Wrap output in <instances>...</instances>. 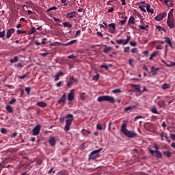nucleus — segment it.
I'll return each mask as SVG.
<instances>
[{
	"mask_svg": "<svg viewBox=\"0 0 175 175\" xmlns=\"http://www.w3.org/2000/svg\"><path fill=\"white\" fill-rule=\"evenodd\" d=\"M121 132L123 133L124 136H126V137H136L137 136V134L134 131H131L126 129V123H124L121 126Z\"/></svg>",
	"mask_w": 175,
	"mask_h": 175,
	"instance_id": "f257e3e1",
	"label": "nucleus"
},
{
	"mask_svg": "<svg viewBox=\"0 0 175 175\" xmlns=\"http://www.w3.org/2000/svg\"><path fill=\"white\" fill-rule=\"evenodd\" d=\"M65 118L66 120V125L64 127L65 132H68L70 129V125H72V122L75 120L73 118V115L72 113H69L67 116H66Z\"/></svg>",
	"mask_w": 175,
	"mask_h": 175,
	"instance_id": "f03ea898",
	"label": "nucleus"
},
{
	"mask_svg": "<svg viewBox=\"0 0 175 175\" xmlns=\"http://www.w3.org/2000/svg\"><path fill=\"white\" fill-rule=\"evenodd\" d=\"M97 100L98 102H109V103H114L116 102L114 97L111 96H100L98 98Z\"/></svg>",
	"mask_w": 175,
	"mask_h": 175,
	"instance_id": "7ed1b4c3",
	"label": "nucleus"
},
{
	"mask_svg": "<svg viewBox=\"0 0 175 175\" xmlns=\"http://www.w3.org/2000/svg\"><path fill=\"white\" fill-rule=\"evenodd\" d=\"M102 151V148L100 149L92 151L89 155V159H92V161H95L96 158H98V154Z\"/></svg>",
	"mask_w": 175,
	"mask_h": 175,
	"instance_id": "20e7f679",
	"label": "nucleus"
},
{
	"mask_svg": "<svg viewBox=\"0 0 175 175\" xmlns=\"http://www.w3.org/2000/svg\"><path fill=\"white\" fill-rule=\"evenodd\" d=\"M148 151H149V152H150L151 155H152V156H154V154H156L155 157H156V158H157V159L162 158V152H161V151L154 150H152L151 148H149Z\"/></svg>",
	"mask_w": 175,
	"mask_h": 175,
	"instance_id": "39448f33",
	"label": "nucleus"
},
{
	"mask_svg": "<svg viewBox=\"0 0 175 175\" xmlns=\"http://www.w3.org/2000/svg\"><path fill=\"white\" fill-rule=\"evenodd\" d=\"M131 40V36H127L126 40L120 39L116 40V42L118 44H123V46H125V44H128L129 43V41Z\"/></svg>",
	"mask_w": 175,
	"mask_h": 175,
	"instance_id": "423d86ee",
	"label": "nucleus"
},
{
	"mask_svg": "<svg viewBox=\"0 0 175 175\" xmlns=\"http://www.w3.org/2000/svg\"><path fill=\"white\" fill-rule=\"evenodd\" d=\"M42 128V125L37 124L32 130V133L33 136H38L39 133H40V129Z\"/></svg>",
	"mask_w": 175,
	"mask_h": 175,
	"instance_id": "0eeeda50",
	"label": "nucleus"
},
{
	"mask_svg": "<svg viewBox=\"0 0 175 175\" xmlns=\"http://www.w3.org/2000/svg\"><path fill=\"white\" fill-rule=\"evenodd\" d=\"M167 16V14L166 12H163L157 15L156 17H154V20L156 21H162L165 17Z\"/></svg>",
	"mask_w": 175,
	"mask_h": 175,
	"instance_id": "6e6552de",
	"label": "nucleus"
},
{
	"mask_svg": "<svg viewBox=\"0 0 175 175\" xmlns=\"http://www.w3.org/2000/svg\"><path fill=\"white\" fill-rule=\"evenodd\" d=\"M161 140H165V142H167L168 143H171L172 141L169 139L167 137V134H166L165 132H162L160 134Z\"/></svg>",
	"mask_w": 175,
	"mask_h": 175,
	"instance_id": "1a4fd4ad",
	"label": "nucleus"
},
{
	"mask_svg": "<svg viewBox=\"0 0 175 175\" xmlns=\"http://www.w3.org/2000/svg\"><path fill=\"white\" fill-rule=\"evenodd\" d=\"M167 24L169 28H170V29H173V28H174V27H175L174 18L167 19Z\"/></svg>",
	"mask_w": 175,
	"mask_h": 175,
	"instance_id": "9d476101",
	"label": "nucleus"
},
{
	"mask_svg": "<svg viewBox=\"0 0 175 175\" xmlns=\"http://www.w3.org/2000/svg\"><path fill=\"white\" fill-rule=\"evenodd\" d=\"M57 103L59 105H61L63 103V105H65L66 103V93H64L62 96L58 100Z\"/></svg>",
	"mask_w": 175,
	"mask_h": 175,
	"instance_id": "9b49d317",
	"label": "nucleus"
},
{
	"mask_svg": "<svg viewBox=\"0 0 175 175\" xmlns=\"http://www.w3.org/2000/svg\"><path fill=\"white\" fill-rule=\"evenodd\" d=\"M75 99V89L70 90V92L68 94V100L69 102H72Z\"/></svg>",
	"mask_w": 175,
	"mask_h": 175,
	"instance_id": "f8f14e48",
	"label": "nucleus"
},
{
	"mask_svg": "<svg viewBox=\"0 0 175 175\" xmlns=\"http://www.w3.org/2000/svg\"><path fill=\"white\" fill-rule=\"evenodd\" d=\"M78 13L76 11L72 12H68L66 14V18H75L77 16Z\"/></svg>",
	"mask_w": 175,
	"mask_h": 175,
	"instance_id": "ddd939ff",
	"label": "nucleus"
},
{
	"mask_svg": "<svg viewBox=\"0 0 175 175\" xmlns=\"http://www.w3.org/2000/svg\"><path fill=\"white\" fill-rule=\"evenodd\" d=\"M109 31L111 33H114L116 32V23H111L108 25Z\"/></svg>",
	"mask_w": 175,
	"mask_h": 175,
	"instance_id": "4468645a",
	"label": "nucleus"
},
{
	"mask_svg": "<svg viewBox=\"0 0 175 175\" xmlns=\"http://www.w3.org/2000/svg\"><path fill=\"white\" fill-rule=\"evenodd\" d=\"M104 49H103V53H105L107 54V53H110V51H112L113 47L111 46H108L107 45H103Z\"/></svg>",
	"mask_w": 175,
	"mask_h": 175,
	"instance_id": "2eb2a0df",
	"label": "nucleus"
},
{
	"mask_svg": "<svg viewBox=\"0 0 175 175\" xmlns=\"http://www.w3.org/2000/svg\"><path fill=\"white\" fill-rule=\"evenodd\" d=\"M16 31L15 29H10L9 30H8L7 31V35H6V37L8 39H9L10 38V36H12V33H14V31Z\"/></svg>",
	"mask_w": 175,
	"mask_h": 175,
	"instance_id": "dca6fc26",
	"label": "nucleus"
},
{
	"mask_svg": "<svg viewBox=\"0 0 175 175\" xmlns=\"http://www.w3.org/2000/svg\"><path fill=\"white\" fill-rule=\"evenodd\" d=\"M164 39H165V43H167V44H168L170 47L173 48V43H172V40H170V38H169V37H165Z\"/></svg>",
	"mask_w": 175,
	"mask_h": 175,
	"instance_id": "f3484780",
	"label": "nucleus"
},
{
	"mask_svg": "<svg viewBox=\"0 0 175 175\" xmlns=\"http://www.w3.org/2000/svg\"><path fill=\"white\" fill-rule=\"evenodd\" d=\"M150 111H151V113H153V114H159V112L158 111V109H157V106H155V105L152 106Z\"/></svg>",
	"mask_w": 175,
	"mask_h": 175,
	"instance_id": "a211bd4d",
	"label": "nucleus"
},
{
	"mask_svg": "<svg viewBox=\"0 0 175 175\" xmlns=\"http://www.w3.org/2000/svg\"><path fill=\"white\" fill-rule=\"evenodd\" d=\"M49 144H51V146H52L53 147V146H55L56 144V142H55V138L54 137H51L49 138Z\"/></svg>",
	"mask_w": 175,
	"mask_h": 175,
	"instance_id": "6ab92c4d",
	"label": "nucleus"
},
{
	"mask_svg": "<svg viewBox=\"0 0 175 175\" xmlns=\"http://www.w3.org/2000/svg\"><path fill=\"white\" fill-rule=\"evenodd\" d=\"M146 10H147L148 13L154 14V9H151V5L150 4H146Z\"/></svg>",
	"mask_w": 175,
	"mask_h": 175,
	"instance_id": "aec40b11",
	"label": "nucleus"
},
{
	"mask_svg": "<svg viewBox=\"0 0 175 175\" xmlns=\"http://www.w3.org/2000/svg\"><path fill=\"white\" fill-rule=\"evenodd\" d=\"M131 87H132V88H135V91H138L139 92H141L140 88H142V86L140 85L131 84Z\"/></svg>",
	"mask_w": 175,
	"mask_h": 175,
	"instance_id": "412c9836",
	"label": "nucleus"
},
{
	"mask_svg": "<svg viewBox=\"0 0 175 175\" xmlns=\"http://www.w3.org/2000/svg\"><path fill=\"white\" fill-rule=\"evenodd\" d=\"M131 24L135 25V18H133V16L129 18L127 25H131Z\"/></svg>",
	"mask_w": 175,
	"mask_h": 175,
	"instance_id": "4be33fe9",
	"label": "nucleus"
},
{
	"mask_svg": "<svg viewBox=\"0 0 175 175\" xmlns=\"http://www.w3.org/2000/svg\"><path fill=\"white\" fill-rule=\"evenodd\" d=\"M37 105H38L40 107H47V104L43 101L38 102Z\"/></svg>",
	"mask_w": 175,
	"mask_h": 175,
	"instance_id": "5701e85b",
	"label": "nucleus"
},
{
	"mask_svg": "<svg viewBox=\"0 0 175 175\" xmlns=\"http://www.w3.org/2000/svg\"><path fill=\"white\" fill-rule=\"evenodd\" d=\"M173 12H174V9H171L168 13L167 19H173L174 17L173 16Z\"/></svg>",
	"mask_w": 175,
	"mask_h": 175,
	"instance_id": "b1692460",
	"label": "nucleus"
},
{
	"mask_svg": "<svg viewBox=\"0 0 175 175\" xmlns=\"http://www.w3.org/2000/svg\"><path fill=\"white\" fill-rule=\"evenodd\" d=\"M63 25L64 28H72V25L69 23V22L63 23Z\"/></svg>",
	"mask_w": 175,
	"mask_h": 175,
	"instance_id": "393cba45",
	"label": "nucleus"
},
{
	"mask_svg": "<svg viewBox=\"0 0 175 175\" xmlns=\"http://www.w3.org/2000/svg\"><path fill=\"white\" fill-rule=\"evenodd\" d=\"M163 154L167 157V158H170L172 157V152L170 151L167 150V151H163Z\"/></svg>",
	"mask_w": 175,
	"mask_h": 175,
	"instance_id": "a878e982",
	"label": "nucleus"
},
{
	"mask_svg": "<svg viewBox=\"0 0 175 175\" xmlns=\"http://www.w3.org/2000/svg\"><path fill=\"white\" fill-rule=\"evenodd\" d=\"M157 55H158V52H157V51L153 52V53L150 55V57H149L150 61H152V59H154V57H157Z\"/></svg>",
	"mask_w": 175,
	"mask_h": 175,
	"instance_id": "bb28decb",
	"label": "nucleus"
},
{
	"mask_svg": "<svg viewBox=\"0 0 175 175\" xmlns=\"http://www.w3.org/2000/svg\"><path fill=\"white\" fill-rule=\"evenodd\" d=\"M77 42V40H72L66 44H64L63 46H70V44H75Z\"/></svg>",
	"mask_w": 175,
	"mask_h": 175,
	"instance_id": "cd10ccee",
	"label": "nucleus"
},
{
	"mask_svg": "<svg viewBox=\"0 0 175 175\" xmlns=\"http://www.w3.org/2000/svg\"><path fill=\"white\" fill-rule=\"evenodd\" d=\"M124 20L120 21L121 25H125L126 24V20H128V16L122 17Z\"/></svg>",
	"mask_w": 175,
	"mask_h": 175,
	"instance_id": "c85d7f7f",
	"label": "nucleus"
},
{
	"mask_svg": "<svg viewBox=\"0 0 175 175\" xmlns=\"http://www.w3.org/2000/svg\"><path fill=\"white\" fill-rule=\"evenodd\" d=\"M96 129H98V131H103V129H106V126L103 127V126H102L101 124H97Z\"/></svg>",
	"mask_w": 175,
	"mask_h": 175,
	"instance_id": "c756f323",
	"label": "nucleus"
},
{
	"mask_svg": "<svg viewBox=\"0 0 175 175\" xmlns=\"http://www.w3.org/2000/svg\"><path fill=\"white\" fill-rule=\"evenodd\" d=\"M163 90H169L170 88V85L169 83H163L162 85Z\"/></svg>",
	"mask_w": 175,
	"mask_h": 175,
	"instance_id": "7c9ffc66",
	"label": "nucleus"
},
{
	"mask_svg": "<svg viewBox=\"0 0 175 175\" xmlns=\"http://www.w3.org/2000/svg\"><path fill=\"white\" fill-rule=\"evenodd\" d=\"M28 75H29V72H27V73H25L23 76H18V79H20L21 80H23V79H25L26 77H27Z\"/></svg>",
	"mask_w": 175,
	"mask_h": 175,
	"instance_id": "2f4dec72",
	"label": "nucleus"
},
{
	"mask_svg": "<svg viewBox=\"0 0 175 175\" xmlns=\"http://www.w3.org/2000/svg\"><path fill=\"white\" fill-rule=\"evenodd\" d=\"M6 110L8 111V113H13V108L10 105L6 106Z\"/></svg>",
	"mask_w": 175,
	"mask_h": 175,
	"instance_id": "473e14b6",
	"label": "nucleus"
},
{
	"mask_svg": "<svg viewBox=\"0 0 175 175\" xmlns=\"http://www.w3.org/2000/svg\"><path fill=\"white\" fill-rule=\"evenodd\" d=\"M157 105H158L159 107H163V106H165V101H163V100L159 101V102L157 103Z\"/></svg>",
	"mask_w": 175,
	"mask_h": 175,
	"instance_id": "72a5a7b5",
	"label": "nucleus"
},
{
	"mask_svg": "<svg viewBox=\"0 0 175 175\" xmlns=\"http://www.w3.org/2000/svg\"><path fill=\"white\" fill-rule=\"evenodd\" d=\"M18 61V57L15 56L13 59H10V62L12 64H14V62H17Z\"/></svg>",
	"mask_w": 175,
	"mask_h": 175,
	"instance_id": "f704fd0d",
	"label": "nucleus"
},
{
	"mask_svg": "<svg viewBox=\"0 0 175 175\" xmlns=\"http://www.w3.org/2000/svg\"><path fill=\"white\" fill-rule=\"evenodd\" d=\"M113 94H120V92H121V89L118 88V89H115L112 91Z\"/></svg>",
	"mask_w": 175,
	"mask_h": 175,
	"instance_id": "c9c22d12",
	"label": "nucleus"
},
{
	"mask_svg": "<svg viewBox=\"0 0 175 175\" xmlns=\"http://www.w3.org/2000/svg\"><path fill=\"white\" fill-rule=\"evenodd\" d=\"M70 81H74V83H79V80L73 77L70 78Z\"/></svg>",
	"mask_w": 175,
	"mask_h": 175,
	"instance_id": "e433bc0d",
	"label": "nucleus"
},
{
	"mask_svg": "<svg viewBox=\"0 0 175 175\" xmlns=\"http://www.w3.org/2000/svg\"><path fill=\"white\" fill-rule=\"evenodd\" d=\"M93 80H94L95 81H98V80H99V74H96V75H94L93 77Z\"/></svg>",
	"mask_w": 175,
	"mask_h": 175,
	"instance_id": "4c0bfd02",
	"label": "nucleus"
},
{
	"mask_svg": "<svg viewBox=\"0 0 175 175\" xmlns=\"http://www.w3.org/2000/svg\"><path fill=\"white\" fill-rule=\"evenodd\" d=\"M100 68H101V69L105 68V70H107L109 69V66H107V64H103L100 66Z\"/></svg>",
	"mask_w": 175,
	"mask_h": 175,
	"instance_id": "58836bf2",
	"label": "nucleus"
},
{
	"mask_svg": "<svg viewBox=\"0 0 175 175\" xmlns=\"http://www.w3.org/2000/svg\"><path fill=\"white\" fill-rule=\"evenodd\" d=\"M57 7L54 6V7L49 8L46 10V12H47V13H49V12H51V10H57Z\"/></svg>",
	"mask_w": 175,
	"mask_h": 175,
	"instance_id": "ea45409f",
	"label": "nucleus"
},
{
	"mask_svg": "<svg viewBox=\"0 0 175 175\" xmlns=\"http://www.w3.org/2000/svg\"><path fill=\"white\" fill-rule=\"evenodd\" d=\"M151 69H152V75H153V76H155V75H158V73L157 72V71L154 70V69H155V67L152 66V67L151 68Z\"/></svg>",
	"mask_w": 175,
	"mask_h": 175,
	"instance_id": "a19ab883",
	"label": "nucleus"
},
{
	"mask_svg": "<svg viewBox=\"0 0 175 175\" xmlns=\"http://www.w3.org/2000/svg\"><path fill=\"white\" fill-rule=\"evenodd\" d=\"M17 33H18V35H21V33H27V31H23V30H20V29H18L16 31Z\"/></svg>",
	"mask_w": 175,
	"mask_h": 175,
	"instance_id": "79ce46f5",
	"label": "nucleus"
},
{
	"mask_svg": "<svg viewBox=\"0 0 175 175\" xmlns=\"http://www.w3.org/2000/svg\"><path fill=\"white\" fill-rule=\"evenodd\" d=\"M139 8L140 9V10L144 12V13H147V10H146V9H144V7H143L142 5H139Z\"/></svg>",
	"mask_w": 175,
	"mask_h": 175,
	"instance_id": "37998d69",
	"label": "nucleus"
},
{
	"mask_svg": "<svg viewBox=\"0 0 175 175\" xmlns=\"http://www.w3.org/2000/svg\"><path fill=\"white\" fill-rule=\"evenodd\" d=\"M133 107H126L124 109V111H129L130 110H133Z\"/></svg>",
	"mask_w": 175,
	"mask_h": 175,
	"instance_id": "c03bdc74",
	"label": "nucleus"
},
{
	"mask_svg": "<svg viewBox=\"0 0 175 175\" xmlns=\"http://www.w3.org/2000/svg\"><path fill=\"white\" fill-rule=\"evenodd\" d=\"M16 100L15 98H12V99L10 101L9 104H10V105H14V103H16Z\"/></svg>",
	"mask_w": 175,
	"mask_h": 175,
	"instance_id": "a18cd8bd",
	"label": "nucleus"
},
{
	"mask_svg": "<svg viewBox=\"0 0 175 175\" xmlns=\"http://www.w3.org/2000/svg\"><path fill=\"white\" fill-rule=\"evenodd\" d=\"M25 91L28 94V95H29V94L31 92V88H29V87L26 88Z\"/></svg>",
	"mask_w": 175,
	"mask_h": 175,
	"instance_id": "49530a36",
	"label": "nucleus"
},
{
	"mask_svg": "<svg viewBox=\"0 0 175 175\" xmlns=\"http://www.w3.org/2000/svg\"><path fill=\"white\" fill-rule=\"evenodd\" d=\"M80 33H81V30H78L77 32H76V34L75 36V38H77V36H80Z\"/></svg>",
	"mask_w": 175,
	"mask_h": 175,
	"instance_id": "de8ad7c7",
	"label": "nucleus"
},
{
	"mask_svg": "<svg viewBox=\"0 0 175 175\" xmlns=\"http://www.w3.org/2000/svg\"><path fill=\"white\" fill-rule=\"evenodd\" d=\"M0 38H5V30L0 31Z\"/></svg>",
	"mask_w": 175,
	"mask_h": 175,
	"instance_id": "09e8293b",
	"label": "nucleus"
},
{
	"mask_svg": "<svg viewBox=\"0 0 175 175\" xmlns=\"http://www.w3.org/2000/svg\"><path fill=\"white\" fill-rule=\"evenodd\" d=\"M130 48L129 46L124 47V53H129Z\"/></svg>",
	"mask_w": 175,
	"mask_h": 175,
	"instance_id": "8fccbe9b",
	"label": "nucleus"
},
{
	"mask_svg": "<svg viewBox=\"0 0 175 175\" xmlns=\"http://www.w3.org/2000/svg\"><path fill=\"white\" fill-rule=\"evenodd\" d=\"M36 32V29L35 27H31L30 34L35 33Z\"/></svg>",
	"mask_w": 175,
	"mask_h": 175,
	"instance_id": "3c124183",
	"label": "nucleus"
},
{
	"mask_svg": "<svg viewBox=\"0 0 175 175\" xmlns=\"http://www.w3.org/2000/svg\"><path fill=\"white\" fill-rule=\"evenodd\" d=\"M131 53H133V54H135V53H137V48H133L131 49Z\"/></svg>",
	"mask_w": 175,
	"mask_h": 175,
	"instance_id": "603ef678",
	"label": "nucleus"
},
{
	"mask_svg": "<svg viewBox=\"0 0 175 175\" xmlns=\"http://www.w3.org/2000/svg\"><path fill=\"white\" fill-rule=\"evenodd\" d=\"M7 132H8V131L6 130V129H1V133H3V134H5V133H7Z\"/></svg>",
	"mask_w": 175,
	"mask_h": 175,
	"instance_id": "864d4df0",
	"label": "nucleus"
},
{
	"mask_svg": "<svg viewBox=\"0 0 175 175\" xmlns=\"http://www.w3.org/2000/svg\"><path fill=\"white\" fill-rule=\"evenodd\" d=\"M166 66H167L168 68H170L171 66H175V63L171 62L170 64H166Z\"/></svg>",
	"mask_w": 175,
	"mask_h": 175,
	"instance_id": "5fc2aeb1",
	"label": "nucleus"
},
{
	"mask_svg": "<svg viewBox=\"0 0 175 175\" xmlns=\"http://www.w3.org/2000/svg\"><path fill=\"white\" fill-rule=\"evenodd\" d=\"M140 118H143V116H137L135 118L134 121H137V120H140Z\"/></svg>",
	"mask_w": 175,
	"mask_h": 175,
	"instance_id": "6e6d98bb",
	"label": "nucleus"
},
{
	"mask_svg": "<svg viewBox=\"0 0 175 175\" xmlns=\"http://www.w3.org/2000/svg\"><path fill=\"white\" fill-rule=\"evenodd\" d=\"M140 79L137 78H131L130 79V81H139Z\"/></svg>",
	"mask_w": 175,
	"mask_h": 175,
	"instance_id": "4d7b16f0",
	"label": "nucleus"
},
{
	"mask_svg": "<svg viewBox=\"0 0 175 175\" xmlns=\"http://www.w3.org/2000/svg\"><path fill=\"white\" fill-rule=\"evenodd\" d=\"M53 20H54V21H55L56 23H61L60 19L58 18L54 17V18H53Z\"/></svg>",
	"mask_w": 175,
	"mask_h": 175,
	"instance_id": "13d9d810",
	"label": "nucleus"
},
{
	"mask_svg": "<svg viewBox=\"0 0 175 175\" xmlns=\"http://www.w3.org/2000/svg\"><path fill=\"white\" fill-rule=\"evenodd\" d=\"M134 61H135V60H134L133 59H129V65H133Z\"/></svg>",
	"mask_w": 175,
	"mask_h": 175,
	"instance_id": "bf43d9fd",
	"label": "nucleus"
},
{
	"mask_svg": "<svg viewBox=\"0 0 175 175\" xmlns=\"http://www.w3.org/2000/svg\"><path fill=\"white\" fill-rule=\"evenodd\" d=\"M36 163L37 165H40L42 163H43V161L42 160H37Z\"/></svg>",
	"mask_w": 175,
	"mask_h": 175,
	"instance_id": "052dcab7",
	"label": "nucleus"
},
{
	"mask_svg": "<svg viewBox=\"0 0 175 175\" xmlns=\"http://www.w3.org/2000/svg\"><path fill=\"white\" fill-rule=\"evenodd\" d=\"M154 149H155V151H159V146H158L157 145V144H154Z\"/></svg>",
	"mask_w": 175,
	"mask_h": 175,
	"instance_id": "680f3d73",
	"label": "nucleus"
},
{
	"mask_svg": "<svg viewBox=\"0 0 175 175\" xmlns=\"http://www.w3.org/2000/svg\"><path fill=\"white\" fill-rule=\"evenodd\" d=\"M96 35L97 36H99V38H103V34L100 32H97Z\"/></svg>",
	"mask_w": 175,
	"mask_h": 175,
	"instance_id": "e2e57ef3",
	"label": "nucleus"
},
{
	"mask_svg": "<svg viewBox=\"0 0 175 175\" xmlns=\"http://www.w3.org/2000/svg\"><path fill=\"white\" fill-rule=\"evenodd\" d=\"M131 46H133V47H135L136 46V42H130Z\"/></svg>",
	"mask_w": 175,
	"mask_h": 175,
	"instance_id": "0e129e2a",
	"label": "nucleus"
},
{
	"mask_svg": "<svg viewBox=\"0 0 175 175\" xmlns=\"http://www.w3.org/2000/svg\"><path fill=\"white\" fill-rule=\"evenodd\" d=\"M170 135L171 136V139H172V140H175V134L170 133Z\"/></svg>",
	"mask_w": 175,
	"mask_h": 175,
	"instance_id": "69168bd1",
	"label": "nucleus"
},
{
	"mask_svg": "<svg viewBox=\"0 0 175 175\" xmlns=\"http://www.w3.org/2000/svg\"><path fill=\"white\" fill-rule=\"evenodd\" d=\"M42 57H47L49 55V53H44L40 54Z\"/></svg>",
	"mask_w": 175,
	"mask_h": 175,
	"instance_id": "338daca9",
	"label": "nucleus"
},
{
	"mask_svg": "<svg viewBox=\"0 0 175 175\" xmlns=\"http://www.w3.org/2000/svg\"><path fill=\"white\" fill-rule=\"evenodd\" d=\"M57 75L59 76H59H64V73L62 71H59Z\"/></svg>",
	"mask_w": 175,
	"mask_h": 175,
	"instance_id": "774afa93",
	"label": "nucleus"
}]
</instances>
